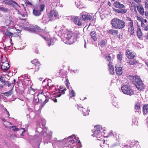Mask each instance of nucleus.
I'll return each mask as SVG.
<instances>
[{"label": "nucleus", "instance_id": "obj_28", "mask_svg": "<svg viewBox=\"0 0 148 148\" xmlns=\"http://www.w3.org/2000/svg\"><path fill=\"white\" fill-rule=\"evenodd\" d=\"M4 2L5 3L8 4H12V3H15L16 5H18V4L16 2L14 1H12L11 0H3Z\"/></svg>", "mask_w": 148, "mask_h": 148}, {"label": "nucleus", "instance_id": "obj_21", "mask_svg": "<svg viewBox=\"0 0 148 148\" xmlns=\"http://www.w3.org/2000/svg\"><path fill=\"white\" fill-rule=\"evenodd\" d=\"M126 20L127 22L128 26L133 25V21L130 18L126 17Z\"/></svg>", "mask_w": 148, "mask_h": 148}, {"label": "nucleus", "instance_id": "obj_24", "mask_svg": "<svg viewBox=\"0 0 148 148\" xmlns=\"http://www.w3.org/2000/svg\"><path fill=\"white\" fill-rule=\"evenodd\" d=\"M108 33L113 35H116L118 34V32L116 30L110 29L108 31Z\"/></svg>", "mask_w": 148, "mask_h": 148}, {"label": "nucleus", "instance_id": "obj_51", "mask_svg": "<svg viewBox=\"0 0 148 148\" xmlns=\"http://www.w3.org/2000/svg\"><path fill=\"white\" fill-rule=\"evenodd\" d=\"M66 85L67 86V87L68 88H69V86H68V83H67V82H68V80H66Z\"/></svg>", "mask_w": 148, "mask_h": 148}, {"label": "nucleus", "instance_id": "obj_61", "mask_svg": "<svg viewBox=\"0 0 148 148\" xmlns=\"http://www.w3.org/2000/svg\"><path fill=\"white\" fill-rule=\"evenodd\" d=\"M62 93L63 94H64L65 93V92L64 91V90H61V92H60Z\"/></svg>", "mask_w": 148, "mask_h": 148}, {"label": "nucleus", "instance_id": "obj_25", "mask_svg": "<svg viewBox=\"0 0 148 148\" xmlns=\"http://www.w3.org/2000/svg\"><path fill=\"white\" fill-rule=\"evenodd\" d=\"M33 13L35 16H39L41 14V12L39 10L35 9L33 10Z\"/></svg>", "mask_w": 148, "mask_h": 148}, {"label": "nucleus", "instance_id": "obj_35", "mask_svg": "<svg viewBox=\"0 0 148 148\" xmlns=\"http://www.w3.org/2000/svg\"><path fill=\"white\" fill-rule=\"evenodd\" d=\"M53 14L54 18L56 19L58 16V12L54 10L53 11Z\"/></svg>", "mask_w": 148, "mask_h": 148}, {"label": "nucleus", "instance_id": "obj_19", "mask_svg": "<svg viewBox=\"0 0 148 148\" xmlns=\"http://www.w3.org/2000/svg\"><path fill=\"white\" fill-rule=\"evenodd\" d=\"M128 32L130 33L131 35H133L134 33L133 25L128 26Z\"/></svg>", "mask_w": 148, "mask_h": 148}, {"label": "nucleus", "instance_id": "obj_4", "mask_svg": "<svg viewBox=\"0 0 148 148\" xmlns=\"http://www.w3.org/2000/svg\"><path fill=\"white\" fill-rule=\"evenodd\" d=\"M102 130V128L100 125H97L95 127L94 131L93 134L92 136L97 137L98 140H99V138L103 137V136L101 132V130Z\"/></svg>", "mask_w": 148, "mask_h": 148}, {"label": "nucleus", "instance_id": "obj_53", "mask_svg": "<svg viewBox=\"0 0 148 148\" xmlns=\"http://www.w3.org/2000/svg\"><path fill=\"white\" fill-rule=\"evenodd\" d=\"M123 148H130V147L129 146H128V145H126L124 146Z\"/></svg>", "mask_w": 148, "mask_h": 148}, {"label": "nucleus", "instance_id": "obj_44", "mask_svg": "<svg viewBox=\"0 0 148 148\" xmlns=\"http://www.w3.org/2000/svg\"><path fill=\"white\" fill-rule=\"evenodd\" d=\"M109 136H114V133L113 131H111V132H110L109 134Z\"/></svg>", "mask_w": 148, "mask_h": 148}, {"label": "nucleus", "instance_id": "obj_18", "mask_svg": "<svg viewBox=\"0 0 148 148\" xmlns=\"http://www.w3.org/2000/svg\"><path fill=\"white\" fill-rule=\"evenodd\" d=\"M90 35L94 41H96L97 40V38L96 37V33L95 31H93L90 33Z\"/></svg>", "mask_w": 148, "mask_h": 148}, {"label": "nucleus", "instance_id": "obj_63", "mask_svg": "<svg viewBox=\"0 0 148 148\" xmlns=\"http://www.w3.org/2000/svg\"><path fill=\"white\" fill-rule=\"evenodd\" d=\"M2 11H7L6 9L5 8H3V9Z\"/></svg>", "mask_w": 148, "mask_h": 148}, {"label": "nucleus", "instance_id": "obj_10", "mask_svg": "<svg viewBox=\"0 0 148 148\" xmlns=\"http://www.w3.org/2000/svg\"><path fill=\"white\" fill-rule=\"evenodd\" d=\"M0 64V67L3 70H8L10 66L8 62L6 61L5 62H2Z\"/></svg>", "mask_w": 148, "mask_h": 148}, {"label": "nucleus", "instance_id": "obj_46", "mask_svg": "<svg viewBox=\"0 0 148 148\" xmlns=\"http://www.w3.org/2000/svg\"><path fill=\"white\" fill-rule=\"evenodd\" d=\"M144 30L145 31L148 30V25H147L144 26Z\"/></svg>", "mask_w": 148, "mask_h": 148}, {"label": "nucleus", "instance_id": "obj_45", "mask_svg": "<svg viewBox=\"0 0 148 148\" xmlns=\"http://www.w3.org/2000/svg\"><path fill=\"white\" fill-rule=\"evenodd\" d=\"M5 110H6V112H5V114L6 115L5 116L7 117H9L10 116L9 112L6 109H5Z\"/></svg>", "mask_w": 148, "mask_h": 148}, {"label": "nucleus", "instance_id": "obj_36", "mask_svg": "<svg viewBox=\"0 0 148 148\" xmlns=\"http://www.w3.org/2000/svg\"><path fill=\"white\" fill-rule=\"evenodd\" d=\"M75 92L73 90H71L70 94L69 95L70 97H72L75 96Z\"/></svg>", "mask_w": 148, "mask_h": 148}, {"label": "nucleus", "instance_id": "obj_26", "mask_svg": "<svg viewBox=\"0 0 148 148\" xmlns=\"http://www.w3.org/2000/svg\"><path fill=\"white\" fill-rule=\"evenodd\" d=\"M99 45L101 47H104L106 45V42L104 40H102L100 42Z\"/></svg>", "mask_w": 148, "mask_h": 148}, {"label": "nucleus", "instance_id": "obj_39", "mask_svg": "<svg viewBox=\"0 0 148 148\" xmlns=\"http://www.w3.org/2000/svg\"><path fill=\"white\" fill-rule=\"evenodd\" d=\"M45 7V5H44V4L41 5L40 6V10L39 11L41 12H42L44 9Z\"/></svg>", "mask_w": 148, "mask_h": 148}, {"label": "nucleus", "instance_id": "obj_14", "mask_svg": "<svg viewBox=\"0 0 148 148\" xmlns=\"http://www.w3.org/2000/svg\"><path fill=\"white\" fill-rule=\"evenodd\" d=\"M137 36L138 38L140 39H143V34L140 28H138L137 31Z\"/></svg>", "mask_w": 148, "mask_h": 148}, {"label": "nucleus", "instance_id": "obj_8", "mask_svg": "<svg viewBox=\"0 0 148 148\" xmlns=\"http://www.w3.org/2000/svg\"><path fill=\"white\" fill-rule=\"evenodd\" d=\"M125 55L126 57L130 59H133L136 56L135 53L131 52L128 49L126 50Z\"/></svg>", "mask_w": 148, "mask_h": 148}, {"label": "nucleus", "instance_id": "obj_2", "mask_svg": "<svg viewBox=\"0 0 148 148\" xmlns=\"http://www.w3.org/2000/svg\"><path fill=\"white\" fill-rule=\"evenodd\" d=\"M114 6L116 8L119 9H114V10L115 12L123 14L126 13L127 10L125 8L124 5L120 3L119 2L116 1L114 3Z\"/></svg>", "mask_w": 148, "mask_h": 148}, {"label": "nucleus", "instance_id": "obj_42", "mask_svg": "<svg viewBox=\"0 0 148 148\" xmlns=\"http://www.w3.org/2000/svg\"><path fill=\"white\" fill-rule=\"evenodd\" d=\"M16 126H12L11 127L13 129V130L14 132L17 131L19 130V129L18 128H16Z\"/></svg>", "mask_w": 148, "mask_h": 148}, {"label": "nucleus", "instance_id": "obj_55", "mask_svg": "<svg viewBox=\"0 0 148 148\" xmlns=\"http://www.w3.org/2000/svg\"><path fill=\"white\" fill-rule=\"evenodd\" d=\"M3 77L1 76V75H0V81H2L3 79Z\"/></svg>", "mask_w": 148, "mask_h": 148}, {"label": "nucleus", "instance_id": "obj_59", "mask_svg": "<svg viewBox=\"0 0 148 148\" xmlns=\"http://www.w3.org/2000/svg\"><path fill=\"white\" fill-rule=\"evenodd\" d=\"M145 38L147 39H148V33H147V35L146 36Z\"/></svg>", "mask_w": 148, "mask_h": 148}, {"label": "nucleus", "instance_id": "obj_57", "mask_svg": "<svg viewBox=\"0 0 148 148\" xmlns=\"http://www.w3.org/2000/svg\"><path fill=\"white\" fill-rule=\"evenodd\" d=\"M61 95H62V94L60 93L57 95V97H59L61 96Z\"/></svg>", "mask_w": 148, "mask_h": 148}, {"label": "nucleus", "instance_id": "obj_9", "mask_svg": "<svg viewBox=\"0 0 148 148\" xmlns=\"http://www.w3.org/2000/svg\"><path fill=\"white\" fill-rule=\"evenodd\" d=\"M71 20L76 24L79 26H81L82 23L81 22V19L77 17H73L71 18Z\"/></svg>", "mask_w": 148, "mask_h": 148}, {"label": "nucleus", "instance_id": "obj_16", "mask_svg": "<svg viewBox=\"0 0 148 148\" xmlns=\"http://www.w3.org/2000/svg\"><path fill=\"white\" fill-rule=\"evenodd\" d=\"M109 71L113 75L114 73V70L113 66L112 65V63H109L108 65Z\"/></svg>", "mask_w": 148, "mask_h": 148}, {"label": "nucleus", "instance_id": "obj_27", "mask_svg": "<svg viewBox=\"0 0 148 148\" xmlns=\"http://www.w3.org/2000/svg\"><path fill=\"white\" fill-rule=\"evenodd\" d=\"M4 33L5 36H9L11 38L12 37L13 33L10 32L8 29H7Z\"/></svg>", "mask_w": 148, "mask_h": 148}, {"label": "nucleus", "instance_id": "obj_37", "mask_svg": "<svg viewBox=\"0 0 148 148\" xmlns=\"http://www.w3.org/2000/svg\"><path fill=\"white\" fill-rule=\"evenodd\" d=\"M58 73H59V75H61L64 74L65 72L64 71L63 69H61L59 70V71Z\"/></svg>", "mask_w": 148, "mask_h": 148}, {"label": "nucleus", "instance_id": "obj_48", "mask_svg": "<svg viewBox=\"0 0 148 148\" xmlns=\"http://www.w3.org/2000/svg\"><path fill=\"white\" fill-rule=\"evenodd\" d=\"M44 135V137H45V136L46 135L47 136L48 138V139H50V136L48 135H47V133H44L43 134Z\"/></svg>", "mask_w": 148, "mask_h": 148}, {"label": "nucleus", "instance_id": "obj_49", "mask_svg": "<svg viewBox=\"0 0 148 148\" xmlns=\"http://www.w3.org/2000/svg\"><path fill=\"white\" fill-rule=\"evenodd\" d=\"M135 2L137 3H140L141 2V0H133Z\"/></svg>", "mask_w": 148, "mask_h": 148}, {"label": "nucleus", "instance_id": "obj_3", "mask_svg": "<svg viewBox=\"0 0 148 148\" xmlns=\"http://www.w3.org/2000/svg\"><path fill=\"white\" fill-rule=\"evenodd\" d=\"M133 78L135 80L134 84L138 89L141 90L144 88V85L138 76L136 75Z\"/></svg>", "mask_w": 148, "mask_h": 148}, {"label": "nucleus", "instance_id": "obj_29", "mask_svg": "<svg viewBox=\"0 0 148 148\" xmlns=\"http://www.w3.org/2000/svg\"><path fill=\"white\" fill-rule=\"evenodd\" d=\"M12 89L13 88L9 91L7 92H5L2 94L4 95L5 96L7 97L10 96L13 94Z\"/></svg>", "mask_w": 148, "mask_h": 148}, {"label": "nucleus", "instance_id": "obj_12", "mask_svg": "<svg viewBox=\"0 0 148 148\" xmlns=\"http://www.w3.org/2000/svg\"><path fill=\"white\" fill-rule=\"evenodd\" d=\"M82 17L83 20L86 21L88 20H90L92 16L88 14H82Z\"/></svg>", "mask_w": 148, "mask_h": 148}, {"label": "nucleus", "instance_id": "obj_52", "mask_svg": "<svg viewBox=\"0 0 148 148\" xmlns=\"http://www.w3.org/2000/svg\"><path fill=\"white\" fill-rule=\"evenodd\" d=\"M145 24H144V23L143 22H141V27H142L144 28V26H145Z\"/></svg>", "mask_w": 148, "mask_h": 148}, {"label": "nucleus", "instance_id": "obj_6", "mask_svg": "<svg viewBox=\"0 0 148 148\" xmlns=\"http://www.w3.org/2000/svg\"><path fill=\"white\" fill-rule=\"evenodd\" d=\"M65 139H67L68 142L69 143V144L70 145H71V144H73L76 142H77L78 143H80V141L78 140V138L76 137L74 135H73L67 138H65Z\"/></svg>", "mask_w": 148, "mask_h": 148}, {"label": "nucleus", "instance_id": "obj_13", "mask_svg": "<svg viewBox=\"0 0 148 148\" xmlns=\"http://www.w3.org/2000/svg\"><path fill=\"white\" fill-rule=\"evenodd\" d=\"M137 8L140 14L142 15H143L144 14V8L142 5H139L137 6Z\"/></svg>", "mask_w": 148, "mask_h": 148}, {"label": "nucleus", "instance_id": "obj_1", "mask_svg": "<svg viewBox=\"0 0 148 148\" xmlns=\"http://www.w3.org/2000/svg\"><path fill=\"white\" fill-rule=\"evenodd\" d=\"M111 24L115 29H122L125 26V22L123 20L117 18H114L111 21Z\"/></svg>", "mask_w": 148, "mask_h": 148}, {"label": "nucleus", "instance_id": "obj_5", "mask_svg": "<svg viewBox=\"0 0 148 148\" xmlns=\"http://www.w3.org/2000/svg\"><path fill=\"white\" fill-rule=\"evenodd\" d=\"M122 90L124 93L130 96L134 94L133 90L128 86H123L121 88Z\"/></svg>", "mask_w": 148, "mask_h": 148}, {"label": "nucleus", "instance_id": "obj_43", "mask_svg": "<svg viewBox=\"0 0 148 148\" xmlns=\"http://www.w3.org/2000/svg\"><path fill=\"white\" fill-rule=\"evenodd\" d=\"M140 108V104L139 103H137L135 105V109L136 110L139 109Z\"/></svg>", "mask_w": 148, "mask_h": 148}, {"label": "nucleus", "instance_id": "obj_60", "mask_svg": "<svg viewBox=\"0 0 148 148\" xmlns=\"http://www.w3.org/2000/svg\"><path fill=\"white\" fill-rule=\"evenodd\" d=\"M1 119L4 122L6 121V120L5 119L2 118Z\"/></svg>", "mask_w": 148, "mask_h": 148}, {"label": "nucleus", "instance_id": "obj_17", "mask_svg": "<svg viewBox=\"0 0 148 148\" xmlns=\"http://www.w3.org/2000/svg\"><path fill=\"white\" fill-rule=\"evenodd\" d=\"M127 63L129 65H133L137 63V61L135 59H132L127 61Z\"/></svg>", "mask_w": 148, "mask_h": 148}, {"label": "nucleus", "instance_id": "obj_38", "mask_svg": "<svg viewBox=\"0 0 148 148\" xmlns=\"http://www.w3.org/2000/svg\"><path fill=\"white\" fill-rule=\"evenodd\" d=\"M117 58L118 59L121 61L122 60V57L121 53L120 52L117 55Z\"/></svg>", "mask_w": 148, "mask_h": 148}, {"label": "nucleus", "instance_id": "obj_30", "mask_svg": "<svg viewBox=\"0 0 148 148\" xmlns=\"http://www.w3.org/2000/svg\"><path fill=\"white\" fill-rule=\"evenodd\" d=\"M31 63L34 66H36L38 65V67L39 66L40 64L38 62V61L36 60H34L31 61Z\"/></svg>", "mask_w": 148, "mask_h": 148}, {"label": "nucleus", "instance_id": "obj_34", "mask_svg": "<svg viewBox=\"0 0 148 148\" xmlns=\"http://www.w3.org/2000/svg\"><path fill=\"white\" fill-rule=\"evenodd\" d=\"M114 136H113L114 137L116 138L117 140L119 142V140H120L119 135H117V134L115 132H114Z\"/></svg>", "mask_w": 148, "mask_h": 148}, {"label": "nucleus", "instance_id": "obj_7", "mask_svg": "<svg viewBox=\"0 0 148 148\" xmlns=\"http://www.w3.org/2000/svg\"><path fill=\"white\" fill-rule=\"evenodd\" d=\"M73 34L72 32L71 31L68 32H67L65 34L64 36L67 40H66L65 39H63V42L66 44H70L71 43L69 42V41L72 39Z\"/></svg>", "mask_w": 148, "mask_h": 148}, {"label": "nucleus", "instance_id": "obj_50", "mask_svg": "<svg viewBox=\"0 0 148 148\" xmlns=\"http://www.w3.org/2000/svg\"><path fill=\"white\" fill-rule=\"evenodd\" d=\"M145 16H146L147 18H148V12H145Z\"/></svg>", "mask_w": 148, "mask_h": 148}, {"label": "nucleus", "instance_id": "obj_23", "mask_svg": "<svg viewBox=\"0 0 148 148\" xmlns=\"http://www.w3.org/2000/svg\"><path fill=\"white\" fill-rule=\"evenodd\" d=\"M101 146L103 148H109V146L106 143H105V140L104 139H103L101 141Z\"/></svg>", "mask_w": 148, "mask_h": 148}, {"label": "nucleus", "instance_id": "obj_15", "mask_svg": "<svg viewBox=\"0 0 148 148\" xmlns=\"http://www.w3.org/2000/svg\"><path fill=\"white\" fill-rule=\"evenodd\" d=\"M115 71L116 74L119 75H121L122 73V67L116 66H115Z\"/></svg>", "mask_w": 148, "mask_h": 148}, {"label": "nucleus", "instance_id": "obj_64", "mask_svg": "<svg viewBox=\"0 0 148 148\" xmlns=\"http://www.w3.org/2000/svg\"><path fill=\"white\" fill-rule=\"evenodd\" d=\"M145 64L148 67V62H145Z\"/></svg>", "mask_w": 148, "mask_h": 148}, {"label": "nucleus", "instance_id": "obj_40", "mask_svg": "<svg viewBox=\"0 0 148 148\" xmlns=\"http://www.w3.org/2000/svg\"><path fill=\"white\" fill-rule=\"evenodd\" d=\"M44 97H45L46 98V99L44 101V103L42 104V105H41V107H43L45 105V104L46 103H47L48 101V99H47L45 96H44Z\"/></svg>", "mask_w": 148, "mask_h": 148}, {"label": "nucleus", "instance_id": "obj_11", "mask_svg": "<svg viewBox=\"0 0 148 148\" xmlns=\"http://www.w3.org/2000/svg\"><path fill=\"white\" fill-rule=\"evenodd\" d=\"M26 29L30 31V32H34L36 33L37 32V30L40 29V27L37 26H35L33 27H27Z\"/></svg>", "mask_w": 148, "mask_h": 148}, {"label": "nucleus", "instance_id": "obj_20", "mask_svg": "<svg viewBox=\"0 0 148 148\" xmlns=\"http://www.w3.org/2000/svg\"><path fill=\"white\" fill-rule=\"evenodd\" d=\"M143 112L145 115L148 112V104H145L143 107Z\"/></svg>", "mask_w": 148, "mask_h": 148}, {"label": "nucleus", "instance_id": "obj_62", "mask_svg": "<svg viewBox=\"0 0 148 148\" xmlns=\"http://www.w3.org/2000/svg\"><path fill=\"white\" fill-rule=\"evenodd\" d=\"M82 113L84 115V116L86 115V114L84 112L82 111Z\"/></svg>", "mask_w": 148, "mask_h": 148}, {"label": "nucleus", "instance_id": "obj_31", "mask_svg": "<svg viewBox=\"0 0 148 148\" xmlns=\"http://www.w3.org/2000/svg\"><path fill=\"white\" fill-rule=\"evenodd\" d=\"M105 58L107 61L109 62V63H110V62L111 63H112L111 62L112 59L111 57L109 55H106L105 57Z\"/></svg>", "mask_w": 148, "mask_h": 148}, {"label": "nucleus", "instance_id": "obj_47", "mask_svg": "<svg viewBox=\"0 0 148 148\" xmlns=\"http://www.w3.org/2000/svg\"><path fill=\"white\" fill-rule=\"evenodd\" d=\"M145 7L146 8L148 9V2L145 1Z\"/></svg>", "mask_w": 148, "mask_h": 148}, {"label": "nucleus", "instance_id": "obj_56", "mask_svg": "<svg viewBox=\"0 0 148 148\" xmlns=\"http://www.w3.org/2000/svg\"><path fill=\"white\" fill-rule=\"evenodd\" d=\"M27 4L29 5H32V3L31 2H27Z\"/></svg>", "mask_w": 148, "mask_h": 148}, {"label": "nucleus", "instance_id": "obj_22", "mask_svg": "<svg viewBox=\"0 0 148 148\" xmlns=\"http://www.w3.org/2000/svg\"><path fill=\"white\" fill-rule=\"evenodd\" d=\"M48 18L49 21H52L56 19L53 16V11H51L48 14Z\"/></svg>", "mask_w": 148, "mask_h": 148}, {"label": "nucleus", "instance_id": "obj_32", "mask_svg": "<svg viewBox=\"0 0 148 148\" xmlns=\"http://www.w3.org/2000/svg\"><path fill=\"white\" fill-rule=\"evenodd\" d=\"M53 40L52 39H49L47 41V43H48V45L50 46V45L53 44Z\"/></svg>", "mask_w": 148, "mask_h": 148}, {"label": "nucleus", "instance_id": "obj_58", "mask_svg": "<svg viewBox=\"0 0 148 148\" xmlns=\"http://www.w3.org/2000/svg\"><path fill=\"white\" fill-rule=\"evenodd\" d=\"M3 87V85L2 84H0V89H2Z\"/></svg>", "mask_w": 148, "mask_h": 148}, {"label": "nucleus", "instance_id": "obj_41", "mask_svg": "<svg viewBox=\"0 0 148 148\" xmlns=\"http://www.w3.org/2000/svg\"><path fill=\"white\" fill-rule=\"evenodd\" d=\"M33 101L36 102H38L39 101V99H38V96L34 97Z\"/></svg>", "mask_w": 148, "mask_h": 148}, {"label": "nucleus", "instance_id": "obj_33", "mask_svg": "<svg viewBox=\"0 0 148 148\" xmlns=\"http://www.w3.org/2000/svg\"><path fill=\"white\" fill-rule=\"evenodd\" d=\"M1 82L3 83L4 85L6 86H8V87H10L11 84V83H8V81L5 82L2 81Z\"/></svg>", "mask_w": 148, "mask_h": 148}, {"label": "nucleus", "instance_id": "obj_54", "mask_svg": "<svg viewBox=\"0 0 148 148\" xmlns=\"http://www.w3.org/2000/svg\"><path fill=\"white\" fill-rule=\"evenodd\" d=\"M13 81L14 82H12V83H11V84H13V87L14 86V82H15L16 81V80H15V79H14L13 80Z\"/></svg>", "mask_w": 148, "mask_h": 148}]
</instances>
